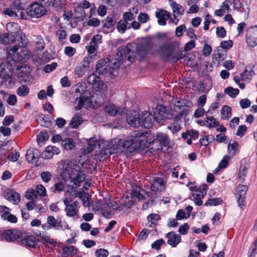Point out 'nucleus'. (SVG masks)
Here are the masks:
<instances>
[{
	"instance_id": "f257e3e1",
	"label": "nucleus",
	"mask_w": 257,
	"mask_h": 257,
	"mask_svg": "<svg viewBox=\"0 0 257 257\" xmlns=\"http://www.w3.org/2000/svg\"><path fill=\"white\" fill-rule=\"evenodd\" d=\"M153 44L150 39L143 38L137 43L127 46L124 52L129 54L125 57L130 62L135 61V58L139 57L141 60L152 49Z\"/></svg>"
},
{
	"instance_id": "f03ea898",
	"label": "nucleus",
	"mask_w": 257,
	"mask_h": 257,
	"mask_svg": "<svg viewBox=\"0 0 257 257\" xmlns=\"http://www.w3.org/2000/svg\"><path fill=\"white\" fill-rule=\"evenodd\" d=\"M63 168L64 171L62 173V176L66 177L68 175L70 182L73 183L75 187H79L85 180L86 176L80 171L81 167L79 165L73 164L70 167V164L68 161L64 163Z\"/></svg>"
},
{
	"instance_id": "7ed1b4c3",
	"label": "nucleus",
	"mask_w": 257,
	"mask_h": 257,
	"mask_svg": "<svg viewBox=\"0 0 257 257\" xmlns=\"http://www.w3.org/2000/svg\"><path fill=\"white\" fill-rule=\"evenodd\" d=\"M179 47V43L178 42H173L161 47L160 50L163 58L171 62H176L182 59L185 56L183 51H179L177 53H175V50Z\"/></svg>"
},
{
	"instance_id": "20e7f679",
	"label": "nucleus",
	"mask_w": 257,
	"mask_h": 257,
	"mask_svg": "<svg viewBox=\"0 0 257 257\" xmlns=\"http://www.w3.org/2000/svg\"><path fill=\"white\" fill-rule=\"evenodd\" d=\"M75 190L73 187L67 189L65 193V198L63 200V203L65 205V211L66 215L69 217H73L75 218H78V206L77 202H74L73 203H69L70 201L75 197Z\"/></svg>"
},
{
	"instance_id": "39448f33",
	"label": "nucleus",
	"mask_w": 257,
	"mask_h": 257,
	"mask_svg": "<svg viewBox=\"0 0 257 257\" xmlns=\"http://www.w3.org/2000/svg\"><path fill=\"white\" fill-rule=\"evenodd\" d=\"M19 49V47L17 45L9 47L7 48L8 57L16 61L26 62L29 58L31 52L24 48L18 52Z\"/></svg>"
},
{
	"instance_id": "423d86ee",
	"label": "nucleus",
	"mask_w": 257,
	"mask_h": 257,
	"mask_svg": "<svg viewBox=\"0 0 257 257\" xmlns=\"http://www.w3.org/2000/svg\"><path fill=\"white\" fill-rule=\"evenodd\" d=\"M22 237L23 232L20 230L0 228V240H5L9 242H20V239Z\"/></svg>"
},
{
	"instance_id": "0eeeda50",
	"label": "nucleus",
	"mask_w": 257,
	"mask_h": 257,
	"mask_svg": "<svg viewBox=\"0 0 257 257\" xmlns=\"http://www.w3.org/2000/svg\"><path fill=\"white\" fill-rule=\"evenodd\" d=\"M87 83L92 85V89L101 93L104 94L107 92V86L99 75L96 73L90 74L87 78Z\"/></svg>"
},
{
	"instance_id": "6e6552de",
	"label": "nucleus",
	"mask_w": 257,
	"mask_h": 257,
	"mask_svg": "<svg viewBox=\"0 0 257 257\" xmlns=\"http://www.w3.org/2000/svg\"><path fill=\"white\" fill-rule=\"evenodd\" d=\"M26 14L33 18H40L46 15L47 10L45 6L38 2H35L30 5L26 9Z\"/></svg>"
},
{
	"instance_id": "1a4fd4ad",
	"label": "nucleus",
	"mask_w": 257,
	"mask_h": 257,
	"mask_svg": "<svg viewBox=\"0 0 257 257\" xmlns=\"http://www.w3.org/2000/svg\"><path fill=\"white\" fill-rule=\"evenodd\" d=\"M171 110L177 113L175 117L179 118L187 113L189 106L187 105V101L184 99L176 98L172 100L170 104Z\"/></svg>"
},
{
	"instance_id": "9d476101",
	"label": "nucleus",
	"mask_w": 257,
	"mask_h": 257,
	"mask_svg": "<svg viewBox=\"0 0 257 257\" xmlns=\"http://www.w3.org/2000/svg\"><path fill=\"white\" fill-rule=\"evenodd\" d=\"M131 138L133 142L134 149H141L145 147L147 143L150 144L148 137L145 133L139 131H134L131 134Z\"/></svg>"
},
{
	"instance_id": "9b49d317",
	"label": "nucleus",
	"mask_w": 257,
	"mask_h": 257,
	"mask_svg": "<svg viewBox=\"0 0 257 257\" xmlns=\"http://www.w3.org/2000/svg\"><path fill=\"white\" fill-rule=\"evenodd\" d=\"M132 146L134 147L133 142L131 137L126 140H123L120 137H118L111 141L110 148L113 149L114 152L118 153Z\"/></svg>"
},
{
	"instance_id": "f8f14e48",
	"label": "nucleus",
	"mask_w": 257,
	"mask_h": 257,
	"mask_svg": "<svg viewBox=\"0 0 257 257\" xmlns=\"http://www.w3.org/2000/svg\"><path fill=\"white\" fill-rule=\"evenodd\" d=\"M3 14L13 18L17 17L21 19H27V15L25 11L22 10L20 6L16 7L12 6L10 7L5 8L3 10Z\"/></svg>"
},
{
	"instance_id": "ddd939ff",
	"label": "nucleus",
	"mask_w": 257,
	"mask_h": 257,
	"mask_svg": "<svg viewBox=\"0 0 257 257\" xmlns=\"http://www.w3.org/2000/svg\"><path fill=\"white\" fill-rule=\"evenodd\" d=\"M76 86L77 88L75 89V92L80 93L81 92H83V93L80 95L79 98L78 104L76 106L77 110H80L82 107L84 105L85 102L89 101V96L90 94L87 91H84L85 89L84 85H77Z\"/></svg>"
},
{
	"instance_id": "4468645a",
	"label": "nucleus",
	"mask_w": 257,
	"mask_h": 257,
	"mask_svg": "<svg viewBox=\"0 0 257 257\" xmlns=\"http://www.w3.org/2000/svg\"><path fill=\"white\" fill-rule=\"evenodd\" d=\"M246 42L248 46L254 47L257 45V26L249 27L246 35Z\"/></svg>"
},
{
	"instance_id": "2eb2a0df",
	"label": "nucleus",
	"mask_w": 257,
	"mask_h": 257,
	"mask_svg": "<svg viewBox=\"0 0 257 257\" xmlns=\"http://www.w3.org/2000/svg\"><path fill=\"white\" fill-rule=\"evenodd\" d=\"M126 121L133 127H137L141 125L139 112L135 110L129 111L127 113Z\"/></svg>"
},
{
	"instance_id": "dca6fc26",
	"label": "nucleus",
	"mask_w": 257,
	"mask_h": 257,
	"mask_svg": "<svg viewBox=\"0 0 257 257\" xmlns=\"http://www.w3.org/2000/svg\"><path fill=\"white\" fill-rule=\"evenodd\" d=\"M169 118V114L166 108L163 105H157L154 111V119L159 123H163L164 120Z\"/></svg>"
},
{
	"instance_id": "f3484780",
	"label": "nucleus",
	"mask_w": 257,
	"mask_h": 257,
	"mask_svg": "<svg viewBox=\"0 0 257 257\" xmlns=\"http://www.w3.org/2000/svg\"><path fill=\"white\" fill-rule=\"evenodd\" d=\"M158 143L160 144L159 147L155 148V149L163 151V147H168L170 144V140L168 136L165 134L158 133L157 135L156 139L152 142V144L155 145Z\"/></svg>"
},
{
	"instance_id": "a211bd4d",
	"label": "nucleus",
	"mask_w": 257,
	"mask_h": 257,
	"mask_svg": "<svg viewBox=\"0 0 257 257\" xmlns=\"http://www.w3.org/2000/svg\"><path fill=\"white\" fill-rule=\"evenodd\" d=\"M4 198L14 204L17 205L20 202V194L13 189H6L3 193Z\"/></svg>"
},
{
	"instance_id": "6ab92c4d",
	"label": "nucleus",
	"mask_w": 257,
	"mask_h": 257,
	"mask_svg": "<svg viewBox=\"0 0 257 257\" xmlns=\"http://www.w3.org/2000/svg\"><path fill=\"white\" fill-rule=\"evenodd\" d=\"M247 186L244 185H240L238 186L237 189V198L238 206L243 208L245 206V196L247 190Z\"/></svg>"
},
{
	"instance_id": "aec40b11",
	"label": "nucleus",
	"mask_w": 257,
	"mask_h": 257,
	"mask_svg": "<svg viewBox=\"0 0 257 257\" xmlns=\"http://www.w3.org/2000/svg\"><path fill=\"white\" fill-rule=\"evenodd\" d=\"M20 243L27 247L36 248L38 246L39 240L35 236L28 235L20 239Z\"/></svg>"
},
{
	"instance_id": "412c9836",
	"label": "nucleus",
	"mask_w": 257,
	"mask_h": 257,
	"mask_svg": "<svg viewBox=\"0 0 257 257\" xmlns=\"http://www.w3.org/2000/svg\"><path fill=\"white\" fill-rule=\"evenodd\" d=\"M109 61V59L108 58L99 60L96 66V73H98L99 74H103L107 73V71L110 69L108 63Z\"/></svg>"
},
{
	"instance_id": "4be33fe9",
	"label": "nucleus",
	"mask_w": 257,
	"mask_h": 257,
	"mask_svg": "<svg viewBox=\"0 0 257 257\" xmlns=\"http://www.w3.org/2000/svg\"><path fill=\"white\" fill-rule=\"evenodd\" d=\"M105 110L107 113L112 116L115 115H122L125 112V109L120 106H117L114 104H108L105 107Z\"/></svg>"
},
{
	"instance_id": "5701e85b",
	"label": "nucleus",
	"mask_w": 257,
	"mask_h": 257,
	"mask_svg": "<svg viewBox=\"0 0 257 257\" xmlns=\"http://www.w3.org/2000/svg\"><path fill=\"white\" fill-rule=\"evenodd\" d=\"M141 126L146 128H150L152 126V115L149 111H145L142 112L141 119Z\"/></svg>"
},
{
	"instance_id": "b1692460",
	"label": "nucleus",
	"mask_w": 257,
	"mask_h": 257,
	"mask_svg": "<svg viewBox=\"0 0 257 257\" xmlns=\"http://www.w3.org/2000/svg\"><path fill=\"white\" fill-rule=\"evenodd\" d=\"M156 17L158 19L159 25L165 26L166 25V21L171 18L170 14L165 10L161 9L156 12Z\"/></svg>"
},
{
	"instance_id": "393cba45",
	"label": "nucleus",
	"mask_w": 257,
	"mask_h": 257,
	"mask_svg": "<svg viewBox=\"0 0 257 257\" xmlns=\"http://www.w3.org/2000/svg\"><path fill=\"white\" fill-rule=\"evenodd\" d=\"M166 237L168 238L167 243L172 247H176L181 239V236L173 231L168 232L166 235Z\"/></svg>"
},
{
	"instance_id": "a878e982",
	"label": "nucleus",
	"mask_w": 257,
	"mask_h": 257,
	"mask_svg": "<svg viewBox=\"0 0 257 257\" xmlns=\"http://www.w3.org/2000/svg\"><path fill=\"white\" fill-rule=\"evenodd\" d=\"M151 188L153 191L161 192L165 190V184L162 179L156 178L151 182Z\"/></svg>"
},
{
	"instance_id": "bb28decb",
	"label": "nucleus",
	"mask_w": 257,
	"mask_h": 257,
	"mask_svg": "<svg viewBox=\"0 0 257 257\" xmlns=\"http://www.w3.org/2000/svg\"><path fill=\"white\" fill-rule=\"evenodd\" d=\"M5 208H3V211H1V218L4 220H7L11 223H15L17 222V217L12 214L10 213V209L6 206H4Z\"/></svg>"
},
{
	"instance_id": "cd10ccee",
	"label": "nucleus",
	"mask_w": 257,
	"mask_h": 257,
	"mask_svg": "<svg viewBox=\"0 0 257 257\" xmlns=\"http://www.w3.org/2000/svg\"><path fill=\"white\" fill-rule=\"evenodd\" d=\"M40 153L36 149H30L27 151L26 158L29 163H35L38 161Z\"/></svg>"
},
{
	"instance_id": "c85d7f7f",
	"label": "nucleus",
	"mask_w": 257,
	"mask_h": 257,
	"mask_svg": "<svg viewBox=\"0 0 257 257\" xmlns=\"http://www.w3.org/2000/svg\"><path fill=\"white\" fill-rule=\"evenodd\" d=\"M205 194L206 192L204 190H195L193 192L192 199L196 205L200 206L202 204V199L204 197Z\"/></svg>"
},
{
	"instance_id": "c756f323",
	"label": "nucleus",
	"mask_w": 257,
	"mask_h": 257,
	"mask_svg": "<svg viewBox=\"0 0 257 257\" xmlns=\"http://www.w3.org/2000/svg\"><path fill=\"white\" fill-rule=\"evenodd\" d=\"M8 33L12 36H15L20 32V28L18 23L14 22H10L6 26Z\"/></svg>"
},
{
	"instance_id": "7c9ffc66",
	"label": "nucleus",
	"mask_w": 257,
	"mask_h": 257,
	"mask_svg": "<svg viewBox=\"0 0 257 257\" xmlns=\"http://www.w3.org/2000/svg\"><path fill=\"white\" fill-rule=\"evenodd\" d=\"M2 80V86L4 85L7 88H12L15 84V78L9 74H6L5 71Z\"/></svg>"
},
{
	"instance_id": "2f4dec72",
	"label": "nucleus",
	"mask_w": 257,
	"mask_h": 257,
	"mask_svg": "<svg viewBox=\"0 0 257 257\" xmlns=\"http://www.w3.org/2000/svg\"><path fill=\"white\" fill-rule=\"evenodd\" d=\"M239 144L237 141H230L227 146L228 154L231 157L235 156L238 152Z\"/></svg>"
},
{
	"instance_id": "473e14b6",
	"label": "nucleus",
	"mask_w": 257,
	"mask_h": 257,
	"mask_svg": "<svg viewBox=\"0 0 257 257\" xmlns=\"http://www.w3.org/2000/svg\"><path fill=\"white\" fill-rule=\"evenodd\" d=\"M169 4L173 10V16H176V15H183L184 10L180 4H177L173 0H169Z\"/></svg>"
},
{
	"instance_id": "72a5a7b5",
	"label": "nucleus",
	"mask_w": 257,
	"mask_h": 257,
	"mask_svg": "<svg viewBox=\"0 0 257 257\" xmlns=\"http://www.w3.org/2000/svg\"><path fill=\"white\" fill-rule=\"evenodd\" d=\"M79 4L85 10L86 9H90L89 14L88 17L90 18L95 13L96 10V7L94 4H90L86 0H83Z\"/></svg>"
},
{
	"instance_id": "f704fd0d",
	"label": "nucleus",
	"mask_w": 257,
	"mask_h": 257,
	"mask_svg": "<svg viewBox=\"0 0 257 257\" xmlns=\"http://www.w3.org/2000/svg\"><path fill=\"white\" fill-rule=\"evenodd\" d=\"M78 252V249L72 245H66L63 248V253L67 256L76 255Z\"/></svg>"
},
{
	"instance_id": "c9c22d12",
	"label": "nucleus",
	"mask_w": 257,
	"mask_h": 257,
	"mask_svg": "<svg viewBox=\"0 0 257 257\" xmlns=\"http://www.w3.org/2000/svg\"><path fill=\"white\" fill-rule=\"evenodd\" d=\"M225 51L220 48H218L214 52V59L215 61H217L218 63L220 61H223L225 58Z\"/></svg>"
},
{
	"instance_id": "e433bc0d",
	"label": "nucleus",
	"mask_w": 257,
	"mask_h": 257,
	"mask_svg": "<svg viewBox=\"0 0 257 257\" xmlns=\"http://www.w3.org/2000/svg\"><path fill=\"white\" fill-rule=\"evenodd\" d=\"M15 40L18 42L20 46L25 47L28 44V40L25 33H19L16 36Z\"/></svg>"
},
{
	"instance_id": "4c0bfd02",
	"label": "nucleus",
	"mask_w": 257,
	"mask_h": 257,
	"mask_svg": "<svg viewBox=\"0 0 257 257\" xmlns=\"http://www.w3.org/2000/svg\"><path fill=\"white\" fill-rule=\"evenodd\" d=\"M98 145H99V144L95 137L90 138L88 141V147L84 149L85 153L88 154L90 153L93 150V148Z\"/></svg>"
},
{
	"instance_id": "58836bf2",
	"label": "nucleus",
	"mask_w": 257,
	"mask_h": 257,
	"mask_svg": "<svg viewBox=\"0 0 257 257\" xmlns=\"http://www.w3.org/2000/svg\"><path fill=\"white\" fill-rule=\"evenodd\" d=\"M16 92L19 96L26 97L30 92V88L27 85L23 84L18 88Z\"/></svg>"
},
{
	"instance_id": "ea45409f",
	"label": "nucleus",
	"mask_w": 257,
	"mask_h": 257,
	"mask_svg": "<svg viewBox=\"0 0 257 257\" xmlns=\"http://www.w3.org/2000/svg\"><path fill=\"white\" fill-rule=\"evenodd\" d=\"M231 109L227 105L223 106L221 110V118L224 120H227L231 117Z\"/></svg>"
},
{
	"instance_id": "a19ab883",
	"label": "nucleus",
	"mask_w": 257,
	"mask_h": 257,
	"mask_svg": "<svg viewBox=\"0 0 257 257\" xmlns=\"http://www.w3.org/2000/svg\"><path fill=\"white\" fill-rule=\"evenodd\" d=\"M61 221H58L53 216H49L48 217L47 223L51 227L60 229L62 227V225L61 224Z\"/></svg>"
},
{
	"instance_id": "79ce46f5",
	"label": "nucleus",
	"mask_w": 257,
	"mask_h": 257,
	"mask_svg": "<svg viewBox=\"0 0 257 257\" xmlns=\"http://www.w3.org/2000/svg\"><path fill=\"white\" fill-rule=\"evenodd\" d=\"M78 197L82 200L83 205L84 207L90 206V197L88 193H85L84 191L80 192L78 193Z\"/></svg>"
},
{
	"instance_id": "37998d69",
	"label": "nucleus",
	"mask_w": 257,
	"mask_h": 257,
	"mask_svg": "<svg viewBox=\"0 0 257 257\" xmlns=\"http://www.w3.org/2000/svg\"><path fill=\"white\" fill-rule=\"evenodd\" d=\"M116 28L118 32L123 34L127 29H131V26L128 23L121 20L117 23Z\"/></svg>"
},
{
	"instance_id": "c03bdc74",
	"label": "nucleus",
	"mask_w": 257,
	"mask_h": 257,
	"mask_svg": "<svg viewBox=\"0 0 257 257\" xmlns=\"http://www.w3.org/2000/svg\"><path fill=\"white\" fill-rule=\"evenodd\" d=\"M15 40L14 36H12L9 33H6L0 37V42L8 45L14 42Z\"/></svg>"
},
{
	"instance_id": "a18cd8bd",
	"label": "nucleus",
	"mask_w": 257,
	"mask_h": 257,
	"mask_svg": "<svg viewBox=\"0 0 257 257\" xmlns=\"http://www.w3.org/2000/svg\"><path fill=\"white\" fill-rule=\"evenodd\" d=\"M131 196L132 200L130 202H128V204H126L127 206L130 207L134 203V199L135 198L141 199L143 198V195L140 193L139 190L138 189H135L132 190L131 193Z\"/></svg>"
},
{
	"instance_id": "49530a36",
	"label": "nucleus",
	"mask_w": 257,
	"mask_h": 257,
	"mask_svg": "<svg viewBox=\"0 0 257 257\" xmlns=\"http://www.w3.org/2000/svg\"><path fill=\"white\" fill-rule=\"evenodd\" d=\"M248 168L246 166L241 164L238 172V179L240 182H243L247 173Z\"/></svg>"
},
{
	"instance_id": "de8ad7c7",
	"label": "nucleus",
	"mask_w": 257,
	"mask_h": 257,
	"mask_svg": "<svg viewBox=\"0 0 257 257\" xmlns=\"http://www.w3.org/2000/svg\"><path fill=\"white\" fill-rule=\"evenodd\" d=\"M83 120L81 116H74L71 119L70 126L72 128H77L82 122Z\"/></svg>"
},
{
	"instance_id": "09e8293b",
	"label": "nucleus",
	"mask_w": 257,
	"mask_h": 257,
	"mask_svg": "<svg viewBox=\"0 0 257 257\" xmlns=\"http://www.w3.org/2000/svg\"><path fill=\"white\" fill-rule=\"evenodd\" d=\"M62 146L66 150H72L75 146L74 141L71 139H67L62 141Z\"/></svg>"
},
{
	"instance_id": "8fccbe9b",
	"label": "nucleus",
	"mask_w": 257,
	"mask_h": 257,
	"mask_svg": "<svg viewBox=\"0 0 257 257\" xmlns=\"http://www.w3.org/2000/svg\"><path fill=\"white\" fill-rule=\"evenodd\" d=\"M87 69L85 66L81 65L77 66L74 69L75 74L78 77H81L86 72Z\"/></svg>"
},
{
	"instance_id": "3c124183",
	"label": "nucleus",
	"mask_w": 257,
	"mask_h": 257,
	"mask_svg": "<svg viewBox=\"0 0 257 257\" xmlns=\"http://www.w3.org/2000/svg\"><path fill=\"white\" fill-rule=\"evenodd\" d=\"M98 48L97 45H93L89 42V45L86 47V49L88 54L90 56L94 57L96 56V51L97 50Z\"/></svg>"
},
{
	"instance_id": "603ef678",
	"label": "nucleus",
	"mask_w": 257,
	"mask_h": 257,
	"mask_svg": "<svg viewBox=\"0 0 257 257\" xmlns=\"http://www.w3.org/2000/svg\"><path fill=\"white\" fill-rule=\"evenodd\" d=\"M177 118H178L175 117V121H174L170 125L168 126V128L169 129L173 134L178 132L181 130V126L178 122Z\"/></svg>"
},
{
	"instance_id": "864d4df0",
	"label": "nucleus",
	"mask_w": 257,
	"mask_h": 257,
	"mask_svg": "<svg viewBox=\"0 0 257 257\" xmlns=\"http://www.w3.org/2000/svg\"><path fill=\"white\" fill-rule=\"evenodd\" d=\"M35 41L36 44V49L38 50H42L44 49L45 47V43L43 39L41 36H37Z\"/></svg>"
},
{
	"instance_id": "5fc2aeb1",
	"label": "nucleus",
	"mask_w": 257,
	"mask_h": 257,
	"mask_svg": "<svg viewBox=\"0 0 257 257\" xmlns=\"http://www.w3.org/2000/svg\"><path fill=\"white\" fill-rule=\"evenodd\" d=\"M52 150V146H48L46 147L45 150L42 154V157L47 159H51L53 156Z\"/></svg>"
},
{
	"instance_id": "6e6d98bb",
	"label": "nucleus",
	"mask_w": 257,
	"mask_h": 257,
	"mask_svg": "<svg viewBox=\"0 0 257 257\" xmlns=\"http://www.w3.org/2000/svg\"><path fill=\"white\" fill-rule=\"evenodd\" d=\"M108 63L110 69H115L119 67L121 61L117 58H112L109 59Z\"/></svg>"
},
{
	"instance_id": "4d7b16f0",
	"label": "nucleus",
	"mask_w": 257,
	"mask_h": 257,
	"mask_svg": "<svg viewBox=\"0 0 257 257\" xmlns=\"http://www.w3.org/2000/svg\"><path fill=\"white\" fill-rule=\"evenodd\" d=\"M224 92L231 97H235L239 93V90L237 88H233L231 87H228L225 88Z\"/></svg>"
},
{
	"instance_id": "13d9d810",
	"label": "nucleus",
	"mask_w": 257,
	"mask_h": 257,
	"mask_svg": "<svg viewBox=\"0 0 257 257\" xmlns=\"http://www.w3.org/2000/svg\"><path fill=\"white\" fill-rule=\"evenodd\" d=\"M222 203V200L219 198H211L208 199L205 203L206 206H216L221 204Z\"/></svg>"
},
{
	"instance_id": "bf43d9fd",
	"label": "nucleus",
	"mask_w": 257,
	"mask_h": 257,
	"mask_svg": "<svg viewBox=\"0 0 257 257\" xmlns=\"http://www.w3.org/2000/svg\"><path fill=\"white\" fill-rule=\"evenodd\" d=\"M40 177L44 182L48 183L52 179V174L49 171H44L41 173Z\"/></svg>"
},
{
	"instance_id": "052dcab7",
	"label": "nucleus",
	"mask_w": 257,
	"mask_h": 257,
	"mask_svg": "<svg viewBox=\"0 0 257 257\" xmlns=\"http://www.w3.org/2000/svg\"><path fill=\"white\" fill-rule=\"evenodd\" d=\"M102 207H107L109 208H112V209H115L117 208V204L115 201H112L109 199L105 200V203L103 205Z\"/></svg>"
},
{
	"instance_id": "680f3d73",
	"label": "nucleus",
	"mask_w": 257,
	"mask_h": 257,
	"mask_svg": "<svg viewBox=\"0 0 257 257\" xmlns=\"http://www.w3.org/2000/svg\"><path fill=\"white\" fill-rule=\"evenodd\" d=\"M206 126L208 127H213L218 126L219 123L213 117H207L206 118Z\"/></svg>"
},
{
	"instance_id": "e2e57ef3",
	"label": "nucleus",
	"mask_w": 257,
	"mask_h": 257,
	"mask_svg": "<svg viewBox=\"0 0 257 257\" xmlns=\"http://www.w3.org/2000/svg\"><path fill=\"white\" fill-rule=\"evenodd\" d=\"M252 71H248L245 70L244 72L241 74V79L243 81L248 82L252 78Z\"/></svg>"
},
{
	"instance_id": "0e129e2a",
	"label": "nucleus",
	"mask_w": 257,
	"mask_h": 257,
	"mask_svg": "<svg viewBox=\"0 0 257 257\" xmlns=\"http://www.w3.org/2000/svg\"><path fill=\"white\" fill-rule=\"evenodd\" d=\"M44 241V243H48L51 245H54L55 241L49 235L45 233H40L38 235Z\"/></svg>"
},
{
	"instance_id": "69168bd1",
	"label": "nucleus",
	"mask_w": 257,
	"mask_h": 257,
	"mask_svg": "<svg viewBox=\"0 0 257 257\" xmlns=\"http://www.w3.org/2000/svg\"><path fill=\"white\" fill-rule=\"evenodd\" d=\"M74 11L76 13L79 14V18H81L83 19L86 18V15L85 10L83 9L79 4L77 5Z\"/></svg>"
},
{
	"instance_id": "338daca9",
	"label": "nucleus",
	"mask_w": 257,
	"mask_h": 257,
	"mask_svg": "<svg viewBox=\"0 0 257 257\" xmlns=\"http://www.w3.org/2000/svg\"><path fill=\"white\" fill-rule=\"evenodd\" d=\"M138 20L141 23L144 24L150 20V17L147 13L141 12L138 16Z\"/></svg>"
},
{
	"instance_id": "774afa93",
	"label": "nucleus",
	"mask_w": 257,
	"mask_h": 257,
	"mask_svg": "<svg viewBox=\"0 0 257 257\" xmlns=\"http://www.w3.org/2000/svg\"><path fill=\"white\" fill-rule=\"evenodd\" d=\"M248 253L250 257L257 256V239L254 243L250 246Z\"/></svg>"
}]
</instances>
